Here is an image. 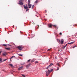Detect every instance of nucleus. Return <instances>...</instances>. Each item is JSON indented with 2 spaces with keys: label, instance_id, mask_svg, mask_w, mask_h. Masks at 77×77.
I'll return each mask as SVG.
<instances>
[{
  "label": "nucleus",
  "instance_id": "42",
  "mask_svg": "<svg viewBox=\"0 0 77 77\" xmlns=\"http://www.w3.org/2000/svg\"><path fill=\"white\" fill-rule=\"evenodd\" d=\"M48 50H50V49L48 50Z\"/></svg>",
  "mask_w": 77,
  "mask_h": 77
},
{
  "label": "nucleus",
  "instance_id": "37",
  "mask_svg": "<svg viewBox=\"0 0 77 77\" xmlns=\"http://www.w3.org/2000/svg\"><path fill=\"white\" fill-rule=\"evenodd\" d=\"M6 60H7V59H6L4 60V61H6Z\"/></svg>",
  "mask_w": 77,
  "mask_h": 77
},
{
  "label": "nucleus",
  "instance_id": "23",
  "mask_svg": "<svg viewBox=\"0 0 77 77\" xmlns=\"http://www.w3.org/2000/svg\"><path fill=\"white\" fill-rule=\"evenodd\" d=\"M53 69H51L50 71V72H51L52 71H53Z\"/></svg>",
  "mask_w": 77,
  "mask_h": 77
},
{
  "label": "nucleus",
  "instance_id": "44",
  "mask_svg": "<svg viewBox=\"0 0 77 77\" xmlns=\"http://www.w3.org/2000/svg\"><path fill=\"white\" fill-rule=\"evenodd\" d=\"M28 38H29V37Z\"/></svg>",
  "mask_w": 77,
  "mask_h": 77
},
{
  "label": "nucleus",
  "instance_id": "38",
  "mask_svg": "<svg viewBox=\"0 0 77 77\" xmlns=\"http://www.w3.org/2000/svg\"><path fill=\"white\" fill-rule=\"evenodd\" d=\"M33 62V60H31V62Z\"/></svg>",
  "mask_w": 77,
  "mask_h": 77
},
{
  "label": "nucleus",
  "instance_id": "13",
  "mask_svg": "<svg viewBox=\"0 0 77 77\" xmlns=\"http://www.w3.org/2000/svg\"><path fill=\"white\" fill-rule=\"evenodd\" d=\"M74 42H71L70 43H69L68 44H73Z\"/></svg>",
  "mask_w": 77,
  "mask_h": 77
},
{
  "label": "nucleus",
  "instance_id": "19",
  "mask_svg": "<svg viewBox=\"0 0 77 77\" xmlns=\"http://www.w3.org/2000/svg\"><path fill=\"white\" fill-rule=\"evenodd\" d=\"M53 26L54 27H55V28H56V27H57V26L56 25H54Z\"/></svg>",
  "mask_w": 77,
  "mask_h": 77
},
{
  "label": "nucleus",
  "instance_id": "34",
  "mask_svg": "<svg viewBox=\"0 0 77 77\" xmlns=\"http://www.w3.org/2000/svg\"><path fill=\"white\" fill-rule=\"evenodd\" d=\"M60 35H62V33L61 32H60Z\"/></svg>",
  "mask_w": 77,
  "mask_h": 77
},
{
  "label": "nucleus",
  "instance_id": "22",
  "mask_svg": "<svg viewBox=\"0 0 77 77\" xmlns=\"http://www.w3.org/2000/svg\"><path fill=\"white\" fill-rule=\"evenodd\" d=\"M20 64H21V65H24V64H25V63H22Z\"/></svg>",
  "mask_w": 77,
  "mask_h": 77
},
{
  "label": "nucleus",
  "instance_id": "35",
  "mask_svg": "<svg viewBox=\"0 0 77 77\" xmlns=\"http://www.w3.org/2000/svg\"><path fill=\"white\" fill-rule=\"evenodd\" d=\"M22 76H23V77H26V76H25V75H22Z\"/></svg>",
  "mask_w": 77,
  "mask_h": 77
},
{
  "label": "nucleus",
  "instance_id": "25",
  "mask_svg": "<svg viewBox=\"0 0 77 77\" xmlns=\"http://www.w3.org/2000/svg\"><path fill=\"white\" fill-rule=\"evenodd\" d=\"M3 45L5 46L6 47V46H7V45H5V44H3Z\"/></svg>",
  "mask_w": 77,
  "mask_h": 77
},
{
  "label": "nucleus",
  "instance_id": "36",
  "mask_svg": "<svg viewBox=\"0 0 77 77\" xmlns=\"http://www.w3.org/2000/svg\"><path fill=\"white\" fill-rule=\"evenodd\" d=\"M50 66H50V65H49V66H48V67L49 68V67H50Z\"/></svg>",
  "mask_w": 77,
  "mask_h": 77
},
{
  "label": "nucleus",
  "instance_id": "33",
  "mask_svg": "<svg viewBox=\"0 0 77 77\" xmlns=\"http://www.w3.org/2000/svg\"><path fill=\"white\" fill-rule=\"evenodd\" d=\"M66 47V45H65L63 47V48H65Z\"/></svg>",
  "mask_w": 77,
  "mask_h": 77
},
{
  "label": "nucleus",
  "instance_id": "2",
  "mask_svg": "<svg viewBox=\"0 0 77 77\" xmlns=\"http://www.w3.org/2000/svg\"><path fill=\"white\" fill-rule=\"evenodd\" d=\"M50 70H48V71H46V75L47 76H48V75H49V74H50Z\"/></svg>",
  "mask_w": 77,
  "mask_h": 77
},
{
  "label": "nucleus",
  "instance_id": "16",
  "mask_svg": "<svg viewBox=\"0 0 77 77\" xmlns=\"http://www.w3.org/2000/svg\"><path fill=\"white\" fill-rule=\"evenodd\" d=\"M9 66H13V65L12 64H9Z\"/></svg>",
  "mask_w": 77,
  "mask_h": 77
},
{
  "label": "nucleus",
  "instance_id": "28",
  "mask_svg": "<svg viewBox=\"0 0 77 77\" xmlns=\"http://www.w3.org/2000/svg\"><path fill=\"white\" fill-rule=\"evenodd\" d=\"M8 45H9V46L10 47H12V45H11L9 44H8Z\"/></svg>",
  "mask_w": 77,
  "mask_h": 77
},
{
  "label": "nucleus",
  "instance_id": "11",
  "mask_svg": "<svg viewBox=\"0 0 77 77\" xmlns=\"http://www.w3.org/2000/svg\"><path fill=\"white\" fill-rule=\"evenodd\" d=\"M5 49H6V50H11L10 48H5Z\"/></svg>",
  "mask_w": 77,
  "mask_h": 77
},
{
  "label": "nucleus",
  "instance_id": "17",
  "mask_svg": "<svg viewBox=\"0 0 77 77\" xmlns=\"http://www.w3.org/2000/svg\"><path fill=\"white\" fill-rule=\"evenodd\" d=\"M63 40H61V41H60V43H61V44H63Z\"/></svg>",
  "mask_w": 77,
  "mask_h": 77
},
{
  "label": "nucleus",
  "instance_id": "8",
  "mask_svg": "<svg viewBox=\"0 0 77 77\" xmlns=\"http://www.w3.org/2000/svg\"><path fill=\"white\" fill-rule=\"evenodd\" d=\"M23 68V66H21L18 68V69L19 70H21V69H22Z\"/></svg>",
  "mask_w": 77,
  "mask_h": 77
},
{
  "label": "nucleus",
  "instance_id": "45",
  "mask_svg": "<svg viewBox=\"0 0 77 77\" xmlns=\"http://www.w3.org/2000/svg\"><path fill=\"white\" fill-rule=\"evenodd\" d=\"M65 63H64V65H65Z\"/></svg>",
  "mask_w": 77,
  "mask_h": 77
},
{
  "label": "nucleus",
  "instance_id": "30",
  "mask_svg": "<svg viewBox=\"0 0 77 77\" xmlns=\"http://www.w3.org/2000/svg\"><path fill=\"white\" fill-rule=\"evenodd\" d=\"M59 69V67H57V70H58Z\"/></svg>",
  "mask_w": 77,
  "mask_h": 77
},
{
  "label": "nucleus",
  "instance_id": "1",
  "mask_svg": "<svg viewBox=\"0 0 77 77\" xmlns=\"http://www.w3.org/2000/svg\"><path fill=\"white\" fill-rule=\"evenodd\" d=\"M19 5H23V0H20L19 1V3H18Z\"/></svg>",
  "mask_w": 77,
  "mask_h": 77
},
{
  "label": "nucleus",
  "instance_id": "9",
  "mask_svg": "<svg viewBox=\"0 0 77 77\" xmlns=\"http://www.w3.org/2000/svg\"><path fill=\"white\" fill-rule=\"evenodd\" d=\"M6 52H4L2 54L3 56H6Z\"/></svg>",
  "mask_w": 77,
  "mask_h": 77
},
{
  "label": "nucleus",
  "instance_id": "26",
  "mask_svg": "<svg viewBox=\"0 0 77 77\" xmlns=\"http://www.w3.org/2000/svg\"><path fill=\"white\" fill-rule=\"evenodd\" d=\"M29 9H27L26 10V12H27V11H29Z\"/></svg>",
  "mask_w": 77,
  "mask_h": 77
},
{
  "label": "nucleus",
  "instance_id": "20",
  "mask_svg": "<svg viewBox=\"0 0 77 77\" xmlns=\"http://www.w3.org/2000/svg\"><path fill=\"white\" fill-rule=\"evenodd\" d=\"M18 55H19V56H23V55L21 54H18Z\"/></svg>",
  "mask_w": 77,
  "mask_h": 77
},
{
  "label": "nucleus",
  "instance_id": "6",
  "mask_svg": "<svg viewBox=\"0 0 77 77\" xmlns=\"http://www.w3.org/2000/svg\"><path fill=\"white\" fill-rule=\"evenodd\" d=\"M52 26H53V25L51 24L48 25V27L49 28H51Z\"/></svg>",
  "mask_w": 77,
  "mask_h": 77
},
{
  "label": "nucleus",
  "instance_id": "40",
  "mask_svg": "<svg viewBox=\"0 0 77 77\" xmlns=\"http://www.w3.org/2000/svg\"><path fill=\"white\" fill-rule=\"evenodd\" d=\"M26 6H27V5L26 4Z\"/></svg>",
  "mask_w": 77,
  "mask_h": 77
},
{
  "label": "nucleus",
  "instance_id": "14",
  "mask_svg": "<svg viewBox=\"0 0 77 77\" xmlns=\"http://www.w3.org/2000/svg\"><path fill=\"white\" fill-rule=\"evenodd\" d=\"M30 4V0H28V4Z\"/></svg>",
  "mask_w": 77,
  "mask_h": 77
},
{
  "label": "nucleus",
  "instance_id": "27",
  "mask_svg": "<svg viewBox=\"0 0 77 77\" xmlns=\"http://www.w3.org/2000/svg\"><path fill=\"white\" fill-rule=\"evenodd\" d=\"M57 65H58V66H60V65H59V63H58L57 64Z\"/></svg>",
  "mask_w": 77,
  "mask_h": 77
},
{
  "label": "nucleus",
  "instance_id": "18",
  "mask_svg": "<svg viewBox=\"0 0 77 77\" xmlns=\"http://www.w3.org/2000/svg\"><path fill=\"white\" fill-rule=\"evenodd\" d=\"M57 41H58V42H60V41L59 39H57Z\"/></svg>",
  "mask_w": 77,
  "mask_h": 77
},
{
  "label": "nucleus",
  "instance_id": "41",
  "mask_svg": "<svg viewBox=\"0 0 77 77\" xmlns=\"http://www.w3.org/2000/svg\"><path fill=\"white\" fill-rule=\"evenodd\" d=\"M67 45V44H66V45H66V46Z\"/></svg>",
  "mask_w": 77,
  "mask_h": 77
},
{
  "label": "nucleus",
  "instance_id": "4",
  "mask_svg": "<svg viewBox=\"0 0 77 77\" xmlns=\"http://www.w3.org/2000/svg\"><path fill=\"white\" fill-rule=\"evenodd\" d=\"M28 6L29 8H31V7H32V4L28 3Z\"/></svg>",
  "mask_w": 77,
  "mask_h": 77
},
{
  "label": "nucleus",
  "instance_id": "21",
  "mask_svg": "<svg viewBox=\"0 0 77 77\" xmlns=\"http://www.w3.org/2000/svg\"><path fill=\"white\" fill-rule=\"evenodd\" d=\"M33 7H34V5H32V9H33Z\"/></svg>",
  "mask_w": 77,
  "mask_h": 77
},
{
  "label": "nucleus",
  "instance_id": "3",
  "mask_svg": "<svg viewBox=\"0 0 77 77\" xmlns=\"http://www.w3.org/2000/svg\"><path fill=\"white\" fill-rule=\"evenodd\" d=\"M17 48H18V49L19 50H21L23 49V48L21 47L20 46H17Z\"/></svg>",
  "mask_w": 77,
  "mask_h": 77
},
{
  "label": "nucleus",
  "instance_id": "29",
  "mask_svg": "<svg viewBox=\"0 0 77 77\" xmlns=\"http://www.w3.org/2000/svg\"><path fill=\"white\" fill-rule=\"evenodd\" d=\"M38 63V61H35V63Z\"/></svg>",
  "mask_w": 77,
  "mask_h": 77
},
{
  "label": "nucleus",
  "instance_id": "46",
  "mask_svg": "<svg viewBox=\"0 0 77 77\" xmlns=\"http://www.w3.org/2000/svg\"><path fill=\"white\" fill-rule=\"evenodd\" d=\"M32 38V37H31Z\"/></svg>",
  "mask_w": 77,
  "mask_h": 77
},
{
  "label": "nucleus",
  "instance_id": "15",
  "mask_svg": "<svg viewBox=\"0 0 77 77\" xmlns=\"http://www.w3.org/2000/svg\"><path fill=\"white\" fill-rule=\"evenodd\" d=\"M2 59L0 58V63H2Z\"/></svg>",
  "mask_w": 77,
  "mask_h": 77
},
{
  "label": "nucleus",
  "instance_id": "12",
  "mask_svg": "<svg viewBox=\"0 0 77 77\" xmlns=\"http://www.w3.org/2000/svg\"><path fill=\"white\" fill-rule=\"evenodd\" d=\"M15 57V56H13L10 59V60H11V59H12V58H13V57Z\"/></svg>",
  "mask_w": 77,
  "mask_h": 77
},
{
  "label": "nucleus",
  "instance_id": "10",
  "mask_svg": "<svg viewBox=\"0 0 77 77\" xmlns=\"http://www.w3.org/2000/svg\"><path fill=\"white\" fill-rule=\"evenodd\" d=\"M35 3H36V4H37L38 3V0H36L35 2Z\"/></svg>",
  "mask_w": 77,
  "mask_h": 77
},
{
  "label": "nucleus",
  "instance_id": "32",
  "mask_svg": "<svg viewBox=\"0 0 77 77\" xmlns=\"http://www.w3.org/2000/svg\"><path fill=\"white\" fill-rule=\"evenodd\" d=\"M76 47V45H75L74 47H73V48H75V47Z\"/></svg>",
  "mask_w": 77,
  "mask_h": 77
},
{
  "label": "nucleus",
  "instance_id": "24",
  "mask_svg": "<svg viewBox=\"0 0 77 77\" xmlns=\"http://www.w3.org/2000/svg\"><path fill=\"white\" fill-rule=\"evenodd\" d=\"M50 66H52V65H53V64L52 63H51L50 65Z\"/></svg>",
  "mask_w": 77,
  "mask_h": 77
},
{
  "label": "nucleus",
  "instance_id": "31",
  "mask_svg": "<svg viewBox=\"0 0 77 77\" xmlns=\"http://www.w3.org/2000/svg\"><path fill=\"white\" fill-rule=\"evenodd\" d=\"M30 60H31L30 59H29L27 61V62H30Z\"/></svg>",
  "mask_w": 77,
  "mask_h": 77
},
{
  "label": "nucleus",
  "instance_id": "39",
  "mask_svg": "<svg viewBox=\"0 0 77 77\" xmlns=\"http://www.w3.org/2000/svg\"><path fill=\"white\" fill-rule=\"evenodd\" d=\"M1 53H2V52L1 51H0V55L1 54Z\"/></svg>",
  "mask_w": 77,
  "mask_h": 77
},
{
  "label": "nucleus",
  "instance_id": "5",
  "mask_svg": "<svg viewBox=\"0 0 77 77\" xmlns=\"http://www.w3.org/2000/svg\"><path fill=\"white\" fill-rule=\"evenodd\" d=\"M30 64L29 63L28 64L26 65V69H28L30 67Z\"/></svg>",
  "mask_w": 77,
  "mask_h": 77
},
{
  "label": "nucleus",
  "instance_id": "7",
  "mask_svg": "<svg viewBox=\"0 0 77 77\" xmlns=\"http://www.w3.org/2000/svg\"><path fill=\"white\" fill-rule=\"evenodd\" d=\"M24 8L25 9H28V6H26L25 5H23Z\"/></svg>",
  "mask_w": 77,
  "mask_h": 77
},
{
  "label": "nucleus",
  "instance_id": "43",
  "mask_svg": "<svg viewBox=\"0 0 77 77\" xmlns=\"http://www.w3.org/2000/svg\"><path fill=\"white\" fill-rule=\"evenodd\" d=\"M55 59H57V58H56V57H55Z\"/></svg>",
  "mask_w": 77,
  "mask_h": 77
}]
</instances>
